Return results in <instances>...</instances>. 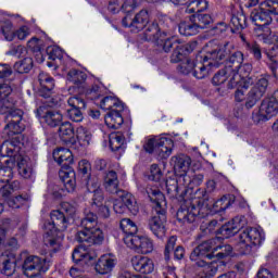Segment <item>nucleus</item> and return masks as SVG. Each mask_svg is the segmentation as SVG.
<instances>
[{"label": "nucleus", "instance_id": "obj_18", "mask_svg": "<svg viewBox=\"0 0 278 278\" xmlns=\"http://www.w3.org/2000/svg\"><path fill=\"white\" fill-rule=\"evenodd\" d=\"M72 260L75 264H78V266L86 268L94 264V260H97V252L90 251L84 245H79L73 251Z\"/></svg>", "mask_w": 278, "mask_h": 278}, {"label": "nucleus", "instance_id": "obj_26", "mask_svg": "<svg viewBox=\"0 0 278 278\" xmlns=\"http://www.w3.org/2000/svg\"><path fill=\"white\" fill-rule=\"evenodd\" d=\"M59 177L64 185L65 190L68 192H74L77 188V180L75 177V169L72 167H61L59 172Z\"/></svg>", "mask_w": 278, "mask_h": 278}, {"label": "nucleus", "instance_id": "obj_17", "mask_svg": "<svg viewBox=\"0 0 278 278\" xmlns=\"http://www.w3.org/2000/svg\"><path fill=\"white\" fill-rule=\"evenodd\" d=\"M113 210L115 214H125L127 210L130 211V214H138L139 207L136 202V198L131 193H126L121 197V199L115 200L113 204Z\"/></svg>", "mask_w": 278, "mask_h": 278}, {"label": "nucleus", "instance_id": "obj_30", "mask_svg": "<svg viewBox=\"0 0 278 278\" xmlns=\"http://www.w3.org/2000/svg\"><path fill=\"white\" fill-rule=\"evenodd\" d=\"M174 162V170L179 175V177H184V175H188V170H190V166L192 164V159L190 156L180 154L172 159Z\"/></svg>", "mask_w": 278, "mask_h": 278}, {"label": "nucleus", "instance_id": "obj_2", "mask_svg": "<svg viewBox=\"0 0 278 278\" xmlns=\"http://www.w3.org/2000/svg\"><path fill=\"white\" fill-rule=\"evenodd\" d=\"M270 14L278 18V3L273 2V0H265L250 15L252 23L255 25V36L265 42V45H273L277 40V37L273 35V30L268 27L273 23V16Z\"/></svg>", "mask_w": 278, "mask_h": 278}, {"label": "nucleus", "instance_id": "obj_60", "mask_svg": "<svg viewBox=\"0 0 278 278\" xmlns=\"http://www.w3.org/2000/svg\"><path fill=\"white\" fill-rule=\"evenodd\" d=\"M217 247H219L218 251H220V252L215 254V257H218V260H223V258L227 257V255H231V252L233 251V248H231V245H229V244L223 245L220 240L217 243Z\"/></svg>", "mask_w": 278, "mask_h": 278}, {"label": "nucleus", "instance_id": "obj_10", "mask_svg": "<svg viewBox=\"0 0 278 278\" xmlns=\"http://www.w3.org/2000/svg\"><path fill=\"white\" fill-rule=\"evenodd\" d=\"M159 23L153 22L146 29V36L150 40H164L170 31V27H173V20L167 15H159Z\"/></svg>", "mask_w": 278, "mask_h": 278}, {"label": "nucleus", "instance_id": "obj_40", "mask_svg": "<svg viewBox=\"0 0 278 278\" xmlns=\"http://www.w3.org/2000/svg\"><path fill=\"white\" fill-rule=\"evenodd\" d=\"M193 21L198 29H207V27L214 23V17L207 13H197L193 15Z\"/></svg>", "mask_w": 278, "mask_h": 278}, {"label": "nucleus", "instance_id": "obj_39", "mask_svg": "<svg viewBox=\"0 0 278 278\" xmlns=\"http://www.w3.org/2000/svg\"><path fill=\"white\" fill-rule=\"evenodd\" d=\"M163 40H155V42L157 45H160L161 47H163V51H165V53H168L170 51V49L174 47V49H182L181 43H179V39H177V37H162Z\"/></svg>", "mask_w": 278, "mask_h": 278}, {"label": "nucleus", "instance_id": "obj_48", "mask_svg": "<svg viewBox=\"0 0 278 278\" xmlns=\"http://www.w3.org/2000/svg\"><path fill=\"white\" fill-rule=\"evenodd\" d=\"M109 144L111 151H118V149L125 144V136H123L121 132H112L109 136Z\"/></svg>", "mask_w": 278, "mask_h": 278}, {"label": "nucleus", "instance_id": "obj_12", "mask_svg": "<svg viewBox=\"0 0 278 278\" xmlns=\"http://www.w3.org/2000/svg\"><path fill=\"white\" fill-rule=\"evenodd\" d=\"M206 216H210V208L205 204L191 205L187 208L181 207L177 212L179 223H197V220L206 218Z\"/></svg>", "mask_w": 278, "mask_h": 278}, {"label": "nucleus", "instance_id": "obj_15", "mask_svg": "<svg viewBox=\"0 0 278 278\" xmlns=\"http://www.w3.org/2000/svg\"><path fill=\"white\" fill-rule=\"evenodd\" d=\"M124 244L136 253H141L143 255L153 253V240L148 237L126 236L124 237Z\"/></svg>", "mask_w": 278, "mask_h": 278}, {"label": "nucleus", "instance_id": "obj_8", "mask_svg": "<svg viewBox=\"0 0 278 278\" xmlns=\"http://www.w3.org/2000/svg\"><path fill=\"white\" fill-rule=\"evenodd\" d=\"M21 257L24 260L22 270L28 278L40 277L41 273L49 270V263L40 256L28 255L27 252H23Z\"/></svg>", "mask_w": 278, "mask_h": 278}, {"label": "nucleus", "instance_id": "obj_58", "mask_svg": "<svg viewBox=\"0 0 278 278\" xmlns=\"http://www.w3.org/2000/svg\"><path fill=\"white\" fill-rule=\"evenodd\" d=\"M27 200H28L27 197L16 195L8 200V205L9 207H13V210H17V207L25 205L27 203Z\"/></svg>", "mask_w": 278, "mask_h": 278}, {"label": "nucleus", "instance_id": "obj_51", "mask_svg": "<svg viewBox=\"0 0 278 278\" xmlns=\"http://www.w3.org/2000/svg\"><path fill=\"white\" fill-rule=\"evenodd\" d=\"M231 77H233V74L228 72V70H225V67H224L217 74L214 75L213 84H214V86H222V84H225V81H227V79H228V84H229V81H231Z\"/></svg>", "mask_w": 278, "mask_h": 278}, {"label": "nucleus", "instance_id": "obj_13", "mask_svg": "<svg viewBox=\"0 0 278 278\" xmlns=\"http://www.w3.org/2000/svg\"><path fill=\"white\" fill-rule=\"evenodd\" d=\"M218 242H220V237H216L208 241L202 242L191 252L190 260L192 262H198L199 257H207V260H214V257H216V251L220 249Z\"/></svg>", "mask_w": 278, "mask_h": 278}, {"label": "nucleus", "instance_id": "obj_46", "mask_svg": "<svg viewBox=\"0 0 278 278\" xmlns=\"http://www.w3.org/2000/svg\"><path fill=\"white\" fill-rule=\"evenodd\" d=\"M210 8V3L207 0H195L190 2L188 8L186 9L187 14H199V12H205Z\"/></svg>", "mask_w": 278, "mask_h": 278}, {"label": "nucleus", "instance_id": "obj_41", "mask_svg": "<svg viewBox=\"0 0 278 278\" xmlns=\"http://www.w3.org/2000/svg\"><path fill=\"white\" fill-rule=\"evenodd\" d=\"M76 138L80 147H90L92 142V134L83 126L76 129Z\"/></svg>", "mask_w": 278, "mask_h": 278}, {"label": "nucleus", "instance_id": "obj_27", "mask_svg": "<svg viewBox=\"0 0 278 278\" xmlns=\"http://www.w3.org/2000/svg\"><path fill=\"white\" fill-rule=\"evenodd\" d=\"M38 81L40 85L39 94L43 97V99H49L53 92V88H55V81L49 74L41 72L38 75Z\"/></svg>", "mask_w": 278, "mask_h": 278}, {"label": "nucleus", "instance_id": "obj_42", "mask_svg": "<svg viewBox=\"0 0 278 278\" xmlns=\"http://www.w3.org/2000/svg\"><path fill=\"white\" fill-rule=\"evenodd\" d=\"M197 266H199L202 269V273L204 274V278H212L216 273H218V264L212 262L207 264L205 261H197Z\"/></svg>", "mask_w": 278, "mask_h": 278}, {"label": "nucleus", "instance_id": "obj_49", "mask_svg": "<svg viewBox=\"0 0 278 278\" xmlns=\"http://www.w3.org/2000/svg\"><path fill=\"white\" fill-rule=\"evenodd\" d=\"M1 31L9 42H12L14 40V26L12 25V22L10 20H2L0 22Z\"/></svg>", "mask_w": 278, "mask_h": 278}, {"label": "nucleus", "instance_id": "obj_25", "mask_svg": "<svg viewBox=\"0 0 278 278\" xmlns=\"http://www.w3.org/2000/svg\"><path fill=\"white\" fill-rule=\"evenodd\" d=\"M116 266V256L112 254L102 255L96 264V273L99 275H110Z\"/></svg>", "mask_w": 278, "mask_h": 278}, {"label": "nucleus", "instance_id": "obj_52", "mask_svg": "<svg viewBox=\"0 0 278 278\" xmlns=\"http://www.w3.org/2000/svg\"><path fill=\"white\" fill-rule=\"evenodd\" d=\"M230 25L237 30L244 29L247 27V16L244 13L239 12L233 14L230 20Z\"/></svg>", "mask_w": 278, "mask_h": 278}, {"label": "nucleus", "instance_id": "obj_14", "mask_svg": "<svg viewBox=\"0 0 278 278\" xmlns=\"http://www.w3.org/2000/svg\"><path fill=\"white\" fill-rule=\"evenodd\" d=\"M251 71H253V66L250 63H244L240 65L239 71L232 73V76L228 83V88L233 90L240 84L243 88H249V86H253L255 78L249 77L251 75Z\"/></svg>", "mask_w": 278, "mask_h": 278}, {"label": "nucleus", "instance_id": "obj_1", "mask_svg": "<svg viewBox=\"0 0 278 278\" xmlns=\"http://www.w3.org/2000/svg\"><path fill=\"white\" fill-rule=\"evenodd\" d=\"M247 225L244 216L235 217L230 223L220 228L223 238H231L238 233L236 250L241 255H253L257 251V247L264 242V230L260 228H245Z\"/></svg>", "mask_w": 278, "mask_h": 278}, {"label": "nucleus", "instance_id": "obj_20", "mask_svg": "<svg viewBox=\"0 0 278 278\" xmlns=\"http://www.w3.org/2000/svg\"><path fill=\"white\" fill-rule=\"evenodd\" d=\"M77 242H88V244H101L104 240L103 230L99 226L89 230H80L76 235Z\"/></svg>", "mask_w": 278, "mask_h": 278}, {"label": "nucleus", "instance_id": "obj_9", "mask_svg": "<svg viewBox=\"0 0 278 278\" xmlns=\"http://www.w3.org/2000/svg\"><path fill=\"white\" fill-rule=\"evenodd\" d=\"M143 147L147 153H154L161 160H166L173 154L175 143L168 137H159L148 139Z\"/></svg>", "mask_w": 278, "mask_h": 278}, {"label": "nucleus", "instance_id": "obj_56", "mask_svg": "<svg viewBox=\"0 0 278 278\" xmlns=\"http://www.w3.org/2000/svg\"><path fill=\"white\" fill-rule=\"evenodd\" d=\"M28 49L30 51H34L35 53H40L42 50V47H45V41L42 39H39L38 37H33L27 42Z\"/></svg>", "mask_w": 278, "mask_h": 278}, {"label": "nucleus", "instance_id": "obj_11", "mask_svg": "<svg viewBox=\"0 0 278 278\" xmlns=\"http://www.w3.org/2000/svg\"><path fill=\"white\" fill-rule=\"evenodd\" d=\"M278 114V90H276L271 97L266 98L261 103V106L256 113H253L254 123L266 122L273 116Z\"/></svg>", "mask_w": 278, "mask_h": 278}, {"label": "nucleus", "instance_id": "obj_6", "mask_svg": "<svg viewBox=\"0 0 278 278\" xmlns=\"http://www.w3.org/2000/svg\"><path fill=\"white\" fill-rule=\"evenodd\" d=\"M229 53V48L227 47H217L216 49L206 52L203 56V61L197 58L198 63H194L193 66V77L197 79H204L210 75V71L213 68H218L220 66V60Z\"/></svg>", "mask_w": 278, "mask_h": 278}, {"label": "nucleus", "instance_id": "obj_28", "mask_svg": "<svg viewBox=\"0 0 278 278\" xmlns=\"http://www.w3.org/2000/svg\"><path fill=\"white\" fill-rule=\"evenodd\" d=\"M54 162L61 166V168L71 167L75 162L73 159V152L66 148H59L53 151Z\"/></svg>", "mask_w": 278, "mask_h": 278}, {"label": "nucleus", "instance_id": "obj_63", "mask_svg": "<svg viewBox=\"0 0 278 278\" xmlns=\"http://www.w3.org/2000/svg\"><path fill=\"white\" fill-rule=\"evenodd\" d=\"M31 34V29L28 26H22L17 30L14 31V36L18 38V40H25Z\"/></svg>", "mask_w": 278, "mask_h": 278}, {"label": "nucleus", "instance_id": "obj_29", "mask_svg": "<svg viewBox=\"0 0 278 278\" xmlns=\"http://www.w3.org/2000/svg\"><path fill=\"white\" fill-rule=\"evenodd\" d=\"M4 166L0 167V181L1 184H10L14 177L13 168L16 166V156H10L2 161Z\"/></svg>", "mask_w": 278, "mask_h": 278}, {"label": "nucleus", "instance_id": "obj_34", "mask_svg": "<svg viewBox=\"0 0 278 278\" xmlns=\"http://www.w3.org/2000/svg\"><path fill=\"white\" fill-rule=\"evenodd\" d=\"M121 109H113L105 115L104 122L110 129H118L123 124V115H121Z\"/></svg>", "mask_w": 278, "mask_h": 278}, {"label": "nucleus", "instance_id": "obj_53", "mask_svg": "<svg viewBox=\"0 0 278 278\" xmlns=\"http://www.w3.org/2000/svg\"><path fill=\"white\" fill-rule=\"evenodd\" d=\"M34 66V60L31 58H24L14 64V70L18 73H29L30 68Z\"/></svg>", "mask_w": 278, "mask_h": 278}, {"label": "nucleus", "instance_id": "obj_62", "mask_svg": "<svg viewBox=\"0 0 278 278\" xmlns=\"http://www.w3.org/2000/svg\"><path fill=\"white\" fill-rule=\"evenodd\" d=\"M48 58L55 62V60H62L64 58V52L59 47H52L48 49Z\"/></svg>", "mask_w": 278, "mask_h": 278}, {"label": "nucleus", "instance_id": "obj_5", "mask_svg": "<svg viewBox=\"0 0 278 278\" xmlns=\"http://www.w3.org/2000/svg\"><path fill=\"white\" fill-rule=\"evenodd\" d=\"M256 83L251 88V90L248 92V94H244V91L249 89V87H244V84H238L235 88H237V91L235 93V99L239 103L245 100V108L248 110H251V108H255L256 103L264 97L266 89L268 88V79L266 76H256L255 77Z\"/></svg>", "mask_w": 278, "mask_h": 278}, {"label": "nucleus", "instance_id": "obj_21", "mask_svg": "<svg viewBox=\"0 0 278 278\" xmlns=\"http://www.w3.org/2000/svg\"><path fill=\"white\" fill-rule=\"evenodd\" d=\"M36 114L39 118L43 119L49 127H58L64 119L62 113L58 110H46L43 106H39L36 110Z\"/></svg>", "mask_w": 278, "mask_h": 278}, {"label": "nucleus", "instance_id": "obj_4", "mask_svg": "<svg viewBox=\"0 0 278 278\" xmlns=\"http://www.w3.org/2000/svg\"><path fill=\"white\" fill-rule=\"evenodd\" d=\"M23 110L13 109L8 111L7 116H11V121L4 126L2 130V138L9 140V142H14L15 147H18L21 151V146L23 144L24 136L27 124L25 118H23Z\"/></svg>", "mask_w": 278, "mask_h": 278}, {"label": "nucleus", "instance_id": "obj_36", "mask_svg": "<svg viewBox=\"0 0 278 278\" xmlns=\"http://www.w3.org/2000/svg\"><path fill=\"white\" fill-rule=\"evenodd\" d=\"M66 79L70 84H74V86H81L88 79V74L81 70H71L67 73Z\"/></svg>", "mask_w": 278, "mask_h": 278}, {"label": "nucleus", "instance_id": "obj_7", "mask_svg": "<svg viewBox=\"0 0 278 278\" xmlns=\"http://www.w3.org/2000/svg\"><path fill=\"white\" fill-rule=\"evenodd\" d=\"M52 223L46 224L45 242L58 251L62 247V238L55 237L58 231H64L68 227V218L61 211H52L50 214Z\"/></svg>", "mask_w": 278, "mask_h": 278}, {"label": "nucleus", "instance_id": "obj_44", "mask_svg": "<svg viewBox=\"0 0 278 278\" xmlns=\"http://www.w3.org/2000/svg\"><path fill=\"white\" fill-rule=\"evenodd\" d=\"M150 16L149 11L141 10L135 15V31H142L143 27H147L149 24Z\"/></svg>", "mask_w": 278, "mask_h": 278}, {"label": "nucleus", "instance_id": "obj_54", "mask_svg": "<svg viewBox=\"0 0 278 278\" xmlns=\"http://www.w3.org/2000/svg\"><path fill=\"white\" fill-rule=\"evenodd\" d=\"M231 205V201L227 199V197H223L222 199L217 200L215 203H213L212 212L214 214H220V212H225L227 207Z\"/></svg>", "mask_w": 278, "mask_h": 278}, {"label": "nucleus", "instance_id": "obj_50", "mask_svg": "<svg viewBox=\"0 0 278 278\" xmlns=\"http://www.w3.org/2000/svg\"><path fill=\"white\" fill-rule=\"evenodd\" d=\"M80 226L83 227L84 231L99 227V224L97 223V215L94 213H87L85 218L81 219Z\"/></svg>", "mask_w": 278, "mask_h": 278}, {"label": "nucleus", "instance_id": "obj_24", "mask_svg": "<svg viewBox=\"0 0 278 278\" xmlns=\"http://www.w3.org/2000/svg\"><path fill=\"white\" fill-rule=\"evenodd\" d=\"M131 265L137 273H141L142 275H151V273L155 270L153 260L149 258L148 256H134L131 258Z\"/></svg>", "mask_w": 278, "mask_h": 278}, {"label": "nucleus", "instance_id": "obj_45", "mask_svg": "<svg viewBox=\"0 0 278 278\" xmlns=\"http://www.w3.org/2000/svg\"><path fill=\"white\" fill-rule=\"evenodd\" d=\"M203 179V174L184 175L179 177V182L184 181L185 188H188V186H201Z\"/></svg>", "mask_w": 278, "mask_h": 278}, {"label": "nucleus", "instance_id": "obj_16", "mask_svg": "<svg viewBox=\"0 0 278 278\" xmlns=\"http://www.w3.org/2000/svg\"><path fill=\"white\" fill-rule=\"evenodd\" d=\"M219 47H226L229 50V53L219 60V64L225 62L224 68L226 71L230 72L232 75L233 73H238L242 62H244V54L240 51H233V47L229 43Z\"/></svg>", "mask_w": 278, "mask_h": 278}, {"label": "nucleus", "instance_id": "obj_31", "mask_svg": "<svg viewBox=\"0 0 278 278\" xmlns=\"http://www.w3.org/2000/svg\"><path fill=\"white\" fill-rule=\"evenodd\" d=\"M87 190L89 192H93L91 207H93V210H98L99 207L103 206V191L99 189V184L94 182L92 179H89L87 181Z\"/></svg>", "mask_w": 278, "mask_h": 278}, {"label": "nucleus", "instance_id": "obj_57", "mask_svg": "<svg viewBox=\"0 0 278 278\" xmlns=\"http://www.w3.org/2000/svg\"><path fill=\"white\" fill-rule=\"evenodd\" d=\"M178 71L182 73V75H190V73L194 71V61L185 59V61L178 65Z\"/></svg>", "mask_w": 278, "mask_h": 278}, {"label": "nucleus", "instance_id": "obj_55", "mask_svg": "<svg viewBox=\"0 0 278 278\" xmlns=\"http://www.w3.org/2000/svg\"><path fill=\"white\" fill-rule=\"evenodd\" d=\"M75 134V128H73V124L71 122L62 123L59 127V136L61 138H71Z\"/></svg>", "mask_w": 278, "mask_h": 278}, {"label": "nucleus", "instance_id": "obj_23", "mask_svg": "<svg viewBox=\"0 0 278 278\" xmlns=\"http://www.w3.org/2000/svg\"><path fill=\"white\" fill-rule=\"evenodd\" d=\"M16 254L14 252L5 251L0 255V270L7 277L14 275L16 270Z\"/></svg>", "mask_w": 278, "mask_h": 278}, {"label": "nucleus", "instance_id": "obj_37", "mask_svg": "<svg viewBox=\"0 0 278 278\" xmlns=\"http://www.w3.org/2000/svg\"><path fill=\"white\" fill-rule=\"evenodd\" d=\"M178 31L181 36H197L199 31V26L193 21H184L178 26Z\"/></svg>", "mask_w": 278, "mask_h": 278}, {"label": "nucleus", "instance_id": "obj_61", "mask_svg": "<svg viewBox=\"0 0 278 278\" xmlns=\"http://www.w3.org/2000/svg\"><path fill=\"white\" fill-rule=\"evenodd\" d=\"M67 103L71 109L84 110V108H86V101L80 97H71L68 98Z\"/></svg>", "mask_w": 278, "mask_h": 278}, {"label": "nucleus", "instance_id": "obj_47", "mask_svg": "<svg viewBox=\"0 0 278 278\" xmlns=\"http://www.w3.org/2000/svg\"><path fill=\"white\" fill-rule=\"evenodd\" d=\"M119 227L123 233H125L124 238H126V236H136V233H138V226H136L129 218L122 219Z\"/></svg>", "mask_w": 278, "mask_h": 278}, {"label": "nucleus", "instance_id": "obj_22", "mask_svg": "<svg viewBox=\"0 0 278 278\" xmlns=\"http://www.w3.org/2000/svg\"><path fill=\"white\" fill-rule=\"evenodd\" d=\"M15 157V164L18 168V175L24 179H31L34 177V167L31 165V160L27 155H23L21 153H15L13 155Z\"/></svg>", "mask_w": 278, "mask_h": 278}, {"label": "nucleus", "instance_id": "obj_19", "mask_svg": "<svg viewBox=\"0 0 278 278\" xmlns=\"http://www.w3.org/2000/svg\"><path fill=\"white\" fill-rule=\"evenodd\" d=\"M16 102L12 99V86L8 83L0 84V114H8L16 109Z\"/></svg>", "mask_w": 278, "mask_h": 278}, {"label": "nucleus", "instance_id": "obj_32", "mask_svg": "<svg viewBox=\"0 0 278 278\" xmlns=\"http://www.w3.org/2000/svg\"><path fill=\"white\" fill-rule=\"evenodd\" d=\"M134 8H136V0H111L109 2V10L113 14L121 12H132Z\"/></svg>", "mask_w": 278, "mask_h": 278}, {"label": "nucleus", "instance_id": "obj_64", "mask_svg": "<svg viewBox=\"0 0 278 278\" xmlns=\"http://www.w3.org/2000/svg\"><path fill=\"white\" fill-rule=\"evenodd\" d=\"M150 179L152 181H160L162 179V169H160V166L153 164L150 167Z\"/></svg>", "mask_w": 278, "mask_h": 278}, {"label": "nucleus", "instance_id": "obj_43", "mask_svg": "<svg viewBox=\"0 0 278 278\" xmlns=\"http://www.w3.org/2000/svg\"><path fill=\"white\" fill-rule=\"evenodd\" d=\"M182 49L175 48L172 56H170V62L174 64H177V62H181L185 58L184 51H192L197 47V42L192 43H187V45H181Z\"/></svg>", "mask_w": 278, "mask_h": 278}, {"label": "nucleus", "instance_id": "obj_35", "mask_svg": "<svg viewBox=\"0 0 278 278\" xmlns=\"http://www.w3.org/2000/svg\"><path fill=\"white\" fill-rule=\"evenodd\" d=\"M100 108L101 110H110L111 112L112 110H123V102L114 96H108L100 101Z\"/></svg>", "mask_w": 278, "mask_h": 278}, {"label": "nucleus", "instance_id": "obj_3", "mask_svg": "<svg viewBox=\"0 0 278 278\" xmlns=\"http://www.w3.org/2000/svg\"><path fill=\"white\" fill-rule=\"evenodd\" d=\"M146 192L152 201L155 203V214L149 220V228L156 238H164L166 236V198L164 193L155 186L148 185Z\"/></svg>", "mask_w": 278, "mask_h": 278}, {"label": "nucleus", "instance_id": "obj_38", "mask_svg": "<svg viewBox=\"0 0 278 278\" xmlns=\"http://www.w3.org/2000/svg\"><path fill=\"white\" fill-rule=\"evenodd\" d=\"M15 153H18V147H15L14 141L7 140L0 146V157L2 160L14 157Z\"/></svg>", "mask_w": 278, "mask_h": 278}, {"label": "nucleus", "instance_id": "obj_33", "mask_svg": "<svg viewBox=\"0 0 278 278\" xmlns=\"http://www.w3.org/2000/svg\"><path fill=\"white\" fill-rule=\"evenodd\" d=\"M104 188L111 194H116L118 192V175L114 170H109L104 173Z\"/></svg>", "mask_w": 278, "mask_h": 278}, {"label": "nucleus", "instance_id": "obj_59", "mask_svg": "<svg viewBox=\"0 0 278 278\" xmlns=\"http://www.w3.org/2000/svg\"><path fill=\"white\" fill-rule=\"evenodd\" d=\"M67 117L74 123H81L84 121V113H81V109H67Z\"/></svg>", "mask_w": 278, "mask_h": 278}]
</instances>
